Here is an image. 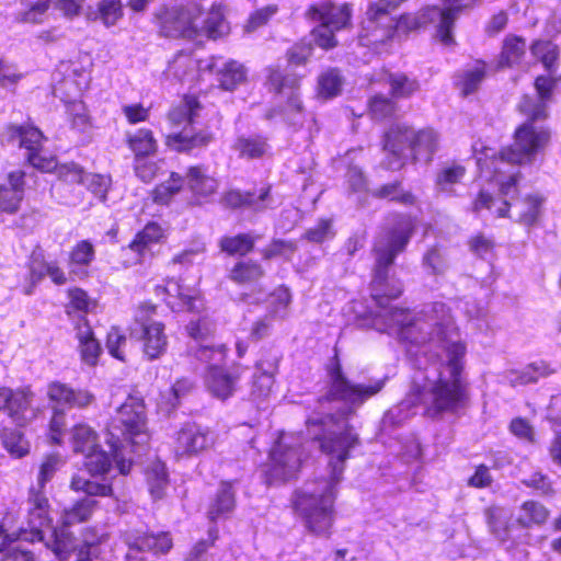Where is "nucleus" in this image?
Here are the masks:
<instances>
[{
  "label": "nucleus",
  "mask_w": 561,
  "mask_h": 561,
  "mask_svg": "<svg viewBox=\"0 0 561 561\" xmlns=\"http://www.w3.org/2000/svg\"><path fill=\"white\" fill-rule=\"evenodd\" d=\"M0 439L12 457L22 458L28 454L30 445L21 432L4 427L0 431Z\"/></svg>",
  "instance_id": "obj_39"
},
{
  "label": "nucleus",
  "mask_w": 561,
  "mask_h": 561,
  "mask_svg": "<svg viewBox=\"0 0 561 561\" xmlns=\"http://www.w3.org/2000/svg\"><path fill=\"white\" fill-rule=\"evenodd\" d=\"M438 148V135L431 128L415 131L413 129V141L411 147L410 160L432 161L433 154Z\"/></svg>",
  "instance_id": "obj_25"
},
{
  "label": "nucleus",
  "mask_w": 561,
  "mask_h": 561,
  "mask_svg": "<svg viewBox=\"0 0 561 561\" xmlns=\"http://www.w3.org/2000/svg\"><path fill=\"white\" fill-rule=\"evenodd\" d=\"M375 195L380 198H389L390 201L398 202L402 205H412L414 196L402 188L400 182H393L380 186Z\"/></svg>",
  "instance_id": "obj_54"
},
{
  "label": "nucleus",
  "mask_w": 561,
  "mask_h": 561,
  "mask_svg": "<svg viewBox=\"0 0 561 561\" xmlns=\"http://www.w3.org/2000/svg\"><path fill=\"white\" fill-rule=\"evenodd\" d=\"M466 175V168L459 163L451 162L443 164L435 175V188L438 193L447 196H456L455 185Z\"/></svg>",
  "instance_id": "obj_27"
},
{
  "label": "nucleus",
  "mask_w": 561,
  "mask_h": 561,
  "mask_svg": "<svg viewBox=\"0 0 561 561\" xmlns=\"http://www.w3.org/2000/svg\"><path fill=\"white\" fill-rule=\"evenodd\" d=\"M137 325L131 332L142 342L144 355L153 360L162 356L168 346V337L164 333V324L149 319L137 318Z\"/></svg>",
  "instance_id": "obj_15"
},
{
  "label": "nucleus",
  "mask_w": 561,
  "mask_h": 561,
  "mask_svg": "<svg viewBox=\"0 0 561 561\" xmlns=\"http://www.w3.org/2000/svg\"><path fill=\"white\" fill-rule=\"evenodd\" d=\"M271 188L262 187L259 193L230 190L222 196V204L229 208L250 207L256 211H262L272 206L270 196Z\"/></svg>",
  "instance_id": "obj_19"
},
{
  "label": "nucleus",
  "mask_w": 561,
  "mask_h": 561,
  "mask_svg": "<svg viewBox=\"0 0 561 561\" xmlns=\"http://www.w3.org/2000/svg\"><path fill=\"white\" fill-rule=\"evenodd\" d=\"M96 438V433L90 426L84 424L73 426L71 434L73 451L84 455L96 448L99 446Z\"/></svg>",
  "instance_id": "obj_40"
},
{
  "label": "nucleus",
  "mask_w": 561,
  "mask_h": 561,
  "mask_svg": "<svg viewBox=\"0 0 561 561\" xmlns=\"http://www.w3.org/2000/svg\"><path fill=\"white\" fill-rule=\"evenodd\" d=\"M448 4L446 9L433 5L423 10L420 16V23H433L436 25V36L445 46L455 43L451 28L455 20L462 8L471 5L476 0H444Z\"/></svg>",
  "instance_id": "obj_10"
},
{
  "label": "nucleus",
  "mask_w": 561,
  "mask_h": 561,
  "mask_svg": "<svg viewBox=\"0 0 561 561\" xmlns=\"http://www.w3.org/2000/svg\"><path fill=\"white\" fill-rule=\"evenodd\" d=\"M266 83L283 100L280 104L265 113L266 119L280 115L284 122L295 129L301 128L305 122V106L300 99V79L293 73H282L278 68H266Z\"/></svg>",
  "instance_id": "obj_4"
},
{
  "label": "nucleus",
  "mask_w": 561,
  "mask_h": 561,
  "mask_svg": "<svg viewBox=\"0 0 561 561\" xmlns=\"http://www.w3.org/2000/svg\"><path fill=\"white\" fill-rule=\"evenodd\" d=\"M188 188L199 196H209L217 190V181L209 176L201 167H191L186 173L185 180Z\"/></svg>",
  "instance_id": "obj_31"
},
{
  "label": "nucleus",
  "mask_w": 561,
  "mask_h": 561,
  "mask_svg": "<svg viewBox=\"0 0 561 561\" xmlns=\"http://www.w3.org/2000/svg\"><path fill=\"white\" fill-rule=\"evenodd\" d=\"M213 139V134L207 130L194 133L192 128H184L178 134L169 135L167 144L176 151L190 152L193 149L208 146Z\"/></svg>",
  "instance_id": "obj_24"
},
{
  "label": "nucleus",
  "mask_w": 561,
  "mask_h": 561,
  "mask_svg": "<svg viewBox=\"0 0 561 561\" xmlns=\"http://www.w3.org/2000/svg\"><path fill=\"white\" fill-rule=\"evenodd\" d=\"M127 144L130 150L135 153L136 161L144 157L153 154L158 147L152 131L145 128H140L134 134H127Z\"/></svg>",
  "instance_id": "obj_32"
},
{
  "label": "nucleus",
  "mask_w": 561,
  "mask_h": 561,
  "mask_svg": "<svg viewBox=\"0 0 561 561\" xmlns=\"http://www.w3.org/2000/svg\"><path fill=\"white\" fill-rule=\"evenodd\" d=\"M47 397L53 407L65 408H85L94 401V396L88 390L72 389L60 381H53L47 387Z\"/></svg>",
  "instance_id": "obj_18"
},
{
  "label": "nucleus",
  "mask_w": 561,
  "mask_h": 561,
  "mask_svg": "<svg viewBox=\"0 0 561 561\" xmlns=\"http://www.w3.org/2000/svg\"><path fill=\"white\" fill-rule=\"evenodd\" d=\"M162 237V228L156 222H149L137 233L129 247L139 254H144L152 243L159 242Z\"/></svg>",
  "instance_id": "obj_43"
},
{
  "label": "nucleus",
  "mask_w": 561,
  "mask_h": 561,
  "mask_svg": "<svg viewBox=\"0 0 561 561\" xmlns=\"http://www.w3.org/2000/svg\"><path fill=\"white\" fill-rule=\"evenodd\" d=\"M193 388L194 383L187 378L176 380V382L170 388L168 394L163 396L169 409H175L179 405L180 400L187 396Z\"/></svg>",
  "instance_id": "obj_61"
},
{
  "label": "nucleus",
  "mask_w": 561,
  "mask_h": 561,
  "mask_svg": "<svg viewBox=\"0 0 561 561\" xmlns=\"http://www.w3.org/2000/svg\"><path fill=\"white\" fill-rule=\"evenodd\" d=\"M146 413L141 400L129 398L116 411L108 425L112 453L116 458L118 451L125 448V444L136 445L145 438Z\"/></svg>",
  "instance_id": "obj_5"
},
{
  "label": "nucleus",
  "mask_w": 561,
  "mask_h": 561,
  "mask_svg": "<svg viewBox=\"0 0 561 561\" xmlns=\"http://www.w3.org/2000/svg\"><path fill=\"white\" fill-rule=\"evenodd\" d=\"M369 113L374 119H386L392 117L398 112L397 103L385 95L377 94L369 100Z\"/></svg>",
  "instance_id": "obj_48"
},
{
  "label": "nucleus",
  "mask_w": 561,
  "mask_h": 561,
  "mask_svg": "<svg viewBox=\"0 0 561 561\" xmlns=\"http://www.w3.org/2000/svg\"><path fill=\"white\" fill-rule=\"evenodd\" d=\"M184 184V179L172 172L170 179L154 188V202L159 204H167L173 195L180 192Z\"/></svg>",
  "instance_id": "obj_52"
},
{
  "label": "nucleus",
  "mask_w": 561,
  "mask_h": 561,
  "mask_svg": "<svg viewBox=\"0 0 561 561\" xmlns=\"http://www.w3.org/2000/svg\"><path fill=\"white\" fill-rule=\"evenodd\" d=\"M45 546L53 551L59 561H69L71 554L79 548L77 538L69 530V527L62 526L55 528Z\"/></svg>",
  "instance_id": "obj_22"
},
{
  "label": "nucleus",
  "mask_w": 561,
  "mask_h": 561,
  "mask_svg": "<svg viewBox=\"0 0 561 561\" xmlns=\"http://www.w3.org/2000/svg\"><path fill=\"white\" fill-rule=\"evenodd\" d=\"M167 304L173 311H195V296L185 291V289L175 280H169L167 284Z\"/></svg>",
  "instance_id": "obj_35"
},
{
  "label": "nucleus",
  "mask_w": 561,
  "mask_h": 561,
  "mask_svg": "<svg viewBox=\"0 0 561 561\" xmlns=\"http://www.w3.org/2000/svg\"><path fill=\"white\" fill-rule=\"evenodd\" d=\"M122 539L130 550L152 552L154 554H164L173 546L169 533L153 534L145 526H128L122 533Z\"/></svg>",
  "instance_id": "obj_14"
},
{
  "label": "nucleus",
  "mask_w": 561,
  "mask_h": 561,
  "mask_svg": "<svg viewBox=\"0 0 561 561\" xmlns=\"http://www.w3.org/2000/svg\"><path fill=\"white\" fill-rule=\"evenodd\" d=\"M267 477L271 482H285L298 472L304 450L300 438L293 434H282L270 454Z\"/></svg>",
  "instance_id": "obj_8"
},
{
  "label": "nucleus",
  "mask_w": 561,
  "mask_h": 561,
  "mask_svg": "<svg viewBox=\"0 0 561 561\" xmlns=\"http://www.w3.org/2000/svg\"><path fill=\"white\" fill-rule=\"evenodd\" d=\"M8 134L10 140L18 142L27 152L38 150L43 139L41 130L30 126L11 125L8 127Z\"/></svg>",
  "instance_id": "obj_33"
},
{
  "label": "nucleus",
  "mask_w": 561,
  "mask_h": 561,
  "mask_svg": "<svg viewBox=\"0 0 561 561\" xmlns=\"http://www.w3.org/2000/svg\"><path fill=\"white\" fill-rule=\"evenodd\" d=\"M342 85L343 79L335 69L328 70L319 77V93L325 99L334 98L340 94Z\"/></svg>",
  "instance_id": "obj_49"
},
{
  "label": "nucleus",
  "mask_w": 561,
  "mask_h": 561,
  "mask_svg": "<svg viewBox=\"0 0 561 561\" xmlns=\"http://www.w3.org/2000/svg\"><path fill=\"white\" fill-rule=\"evenodd\" d=\"M264 275L262 265L255 261L247 260L238 262L230 271L229 277L237 284H245L259 280Z\"/></svg>",
  "instance_id": "obj_38"
},
{
  "label": "nucleus",
  "mask_w": 561,
  "mask_h": 561,
  "mask_svg": "<svg viewBox=\"0 0 561 561\" xmlns=\"http://www.w3.org/2000/svg\"><path fill=\"white\" fill-rule=\"evenodd\" d=\"M194 68V59L187 54L179 53L169 62L164 73L168 78H172L178 81H183L193 72Z\"/></svg>",
  "instance_id": "obj_44"
},
{
  "label": "nucleus",
  "mask_w": 561,
  "mask_h": 561,
  "mask_svg": "<svg viewBox=\"0 0 561 561\" xmlns=\"http://www.w3.org/2000/svg\"><path fill=\"white\" fill-rule=\"evenodd\" d=\"M94 259V248L88 240L80 241L70 253V263L76 265H89Z\"/></svg>",
  "instance_id": "obj_64"
},
{
  "label": "nucleus",
  "mask_w": 561,
  "mask_h": 561,
  "mask_svg": "<svg viewBox=\"0 0 561 561\" xmlns=\"http://www.w3.org/2000/svg\"><path fill=\"white\" fill-rule=\"evenodd\" d=\"M530 51L543 64L550 75L556 72L559 57V50L556 44L550 41H536L530 46Z\"/></svg>",
  "instance_id": "obj_41"
},
{
  "label": "nucleus",
  "mask_w": 561,
  "mask_h": 561,
  "mask_svg": "<svg viewBox=\"0 0 561 561\" xmlns=\"http://www.w3.org/2000/svg\"><path fill=\"white\" fill-rule=\"evenodd\" d=\"M422 264L433 275L443 274L448 268L447 259L437 247H433L424 253Z\"/></svg>",
  "instance_id": "obj_56"
},
{
  "label": "nucleus",
  "mask_w": 561,
  "mask_h": 561,
  "mask_svg": "<svg viewBox=\"0 0 561 561\" xmlns=\"http://www.w3.org/2000/svg\"><path fill=\"white\" fill-rule=\"evenodd\" d=\"M160 33L165 37L198 36V27L192 12L182 7L161 8L157 13Z\"/></svg>",
  "instance_id": "obj_13"
},
{
  "label": "nucleus",
  "mask_w": 561,
  "mask_h": 561,
  "mask_svg": "<svg viewBox=\"0 0 561 561\" xmlns=\"http://www.w3.org/2000/svg\"><path fill=\"white\" fill-rule=\"evenodd\" d=\"M214 435L208 428L186 424L176 436V453L180 455H196L214 444Z\"/></svg>",
  "instance_id": "obj_17"
},
{
  "label": "nucleus",
  "mask_w": 561,
  "mask_h": 561,
  "mask_svg": "<svg viewBox=\"0 0 561 561\" xmlns=\"http://www.w3.org/2000/svg\"><path fill=\"white\" fill-rule=\"evenodd\" d=\"M499 508H488L485 511L486 523L490 531L502 542L508 540V527L500 519Z\"/></svg>",
  "instance_id": "obj_63"
},
{
  "label": "nucleus",
  "mask_w": 561,
  "mask_h": 561,
  "mask_svg": "<svg viewBox=\"0 0 561 561\" xmlns=\"http://www.w3.org/2000/svg\"><path fill=\"white\" fill-rule=\"evenodd\" d=\"M111 183L112 180L110 175L87 173L83 185L101 202H105Z\"/></svg>",
  "instance_id": "obj_57"
},
{
  "label": "nucleus",
  "mask_w": 561,
  "mask_h": 561,
  "mask_svg": "<svg viewBox=\"0 0 561 561\" xmlns=\"http://www.w3.org/2000/svg\"><path fill=\"white\" fill-rule=\"evenodd\" d=\"M34 393L28 387L15 390L0 387V411L18 426H25L35 416L32 408Z\"/></svg>",
  "instance_id": "obj_12"
},
{
  "label": "nucleus",
  "mask_w": 561,
  "mask_h": 561,
  "mask_svg": "<svg viewBox=\"0 0 561 561\" xmlns=\"http://www.w3.org/2000/svg\"><path fill=\"white\" fill-rule=\"evenodd\" d=\"M411 217L398 215L392 226L380 233L373 247L374 267L371 297L376 302L374 325L383 324L399 337L412 344L432 343L442 351L437 378L428 385L426 414L436 419L445 413H457L468 401L467 387L461 376L466 346L458 341L449 309L444 302L426 306L420 317L409 310L390 306V300L402 294V284L390 276L394 260L402 253L413 234Z\"/></svg>",
  "instance_id": "obj_1"
},
{
  "label": "nucleus",
  "mask_w": 561,
  "mask_h": 561,
  "mask_svg": "<svg viewBox=\"0 0 561 561\" xmlns=\"http://www.w3.org/2000/svg\"><path fill=\"white\" fill-rule=\"evenodd\" d=\"M412 141L413 128L405 125H392L385 133L382 148L387 153L388 169L399 170L410 160Z\"/></svg>",
  "instance_id": "obj_11"
},
{
  "label": "nucleus",
  "mask_w": 561,
  "mask_h": 561,
  "mask_svg": "<svg viewBox=\"0 0 561 561\" xmlns=\"http://www.w3.org/2000/svg\"><path fill=\"white\" fill-rule=\"evenodd\" d=\"M282 353L275 347L262 351L259 360L256 362V373L268 375L272 378L278 373Z\"/></svg>",
  "instance_id": "obj_53"
},
{
  "label": "nucleus",
  "mask_w": 561,
  "mask_h": 561,
  "mask_svg": "<svg viewBox=\"0 0 561 561\" xmlns=\"http://www.w3.org/2000/svg\"><path fill=\"white\" fill-rule=\"evenodd\" d=\"M549 517V511L537 501L524 502L516 515L515 523L522 528L543 525Z\"/></svg>",
  "instance_id": "obj_29"
},
{
  "label": "nucleus",
  "mask_w": 561,
  "mask_h": 561,
  "mask_svg": "<svg viewBox=\"0 0 561 561\" xmlns=\"http://www.w3.org/2000/svg\"><path fill=\"white\" fill-rule=\"evenodd\" d=\"M76 330L82 360L90 366H94L102 353L100 342L95 339L94 332L84 317L79 318Z\"/></svg>",
  "instance_id": "obj_21"
},
{
  "label": "nucleus",
  "mask_w": 561,
  "mask_h": 561,
  "mask_svg": "<svg viewBox=\"0 0 561 561\" xmlns=\"http://www.w3.org/2000/svg\"><path fill=\"white\" fill-rule=\"evenodd\" d=\"M328 390L318 403L321 412L310 415L307 431L310 438L318 442L322 453L330 457L331 473L307 482L296 491L293 505L301 517L305 527L316 536L328 537L334 522V501L336 488L342 480L344 463L351 450L359 445L358 435L343 416L324 413L328 404L341 402L345 413H354L367 400L378 394L385 387L387 377L369 378L367 381H352L343 373L340 359L335 354L328 364Z\"/></svg>",
  "instance_id": "obj_2"
},
{
  "label": "nucleus",
  "mask_w": 561,
  "mask_h": 561,
  "mask_svg": "<svg viewBox=\"0 0 561 561\" xmlns=\"http://www.w3.org/2000/svg\"><path fill=\"white\" fill-rule=\"evenodd\" d=\"M26 526L21 527L16 539L26 542L44 540V529L49 527L51 519L48 515V500L43 492L32 488L28 495Z\"/></svg>",
  "instance_id": "obj_9"
},
{
  "label": "nucleus",
  "mask_w": 561,
  "mask_h": 561,
  "mask_svg": "<svg viewBox=\"0 0 561 561\" xmlns=\"http://www.w3.org/2000/svg\"><path fill=\"white\" fill-rule=\"evenodd\" d=\"M217 80L221 89L233 91L247 80V68L237 60L224 62L222 67L217 69Z\"/></svg>",
  "instance_id": "obj_30"
},
{
  "label": "nucleus",
  "mask_w": 561,
  "mask_h": 561,
  "mask_svg": "<svg viewBox=\"0 0 561 561\" xmlns=\"http://www.w3.org/2000/svg\"><path fill=\"white\" fill-rule=\"evenodd\" d=\"M236 506V494L230 482H221L215 496L211 499L207 517L211 522L220 518H227Z\"/></svg>",
  "instance_id": "obj_23"
},
{
  "label": "nucleus",
  "mask_w": 561,
  "mask_h": 561,
  "mask_svg": "<svg viewBox=\"0 0 561 561\" xmlns=\"http://www.w3.org/2000/svg\"><path fill=\"white\" fill-rule=\"evenodd\" d=\"M84 466L92 477L104 476L112 468V456L98 446L84 454Z\"/></svg>",
  "instance_id": "obj_42"
},
{
  "label": "nucleus",
  "mask_w": 561,
  "mask_h": 561,
  "mask_svg": "<svg viewBox=\"0 0 561 561\" xmlns=\"http://www.w3.org/2000/svg\"><path fill=\"white\" fill-rule=\"evenodd\" d=\"M236 149L242 157L256 159L266 153L268 145L261 136L239 137L236 142Z\"/></svg>",
  "instance_id": "obj_45"
},
{
  "label": "nucleus",
  "mask_w": 561,
  "mask_h": 561,
  "mask_svg": "<svg viewBox=\"0 0 561 561\" xmlns=\"http://www.w3.org/2000/svg\"><path fill=\"white\" fill-rule=\"evenodd\" d=\"M237 377L222 367H211L207 370L206 386L209 392L221 400L229 398L236 387Z\"/></svg>",
  "instance_id": "obj_26"
},
{
  "label": "nucleus",
  "mask_w": 561,
  "mask_h": 561,
  "mask_svg": "<svg viewBox=\"0 0 561 561\" xmlns=\"http://www.w3.org/2000/svg\"><path fill=\"white\" fill-rule=\"evenodd\" d=\"M526 41L518 36H507L504 39L499 65L501 67H513L518 65L526 53Z\"/></svg>",
  "instance_id": "obj_37"
},
{
  "label": "nucleus",
  "mask_w": 561,
  "mask_h": 561,
  "mask_svg": "<svg viewBox=\"0 0 561 561\" xmlns=\"http://www.w3.org/2000/svg\"><path fill=\"white\" fill-rule=\"evenodd\" d=\"M23 178L22 172H12L8 176V182L0 185V209L2 211L9 214L18 211L24 195Z\"/></svg>",
  "instance_id": "obj_20"
},
{
  "label": "nucleus",
  "mask_w": 561,
  "mask_h": 561,
  "mask_svg": "<svg viewBox=\"0 0 561 561\" xmlns=\"http://www.w3.org/2000/svg\"><path fill=\"white\" fill-rule=\"evenodd\" d=\"M558 80L553 77L539 76L535 80V88L539 100L530 96H524L519 108L527 115L514 134V144L501 150L499 158L491 161L493 172L501 174L503 164H530L535 161L537 154L545 150L551 137L550 129L539 125L540 121L547 118L546 102L552 96Z\"/></svg>",
  "instance_id": "obj_3"
},
{
  "label": "nucleus",
  "mask_w": 561,
  "mask_h": 561,
  "mask_svg": "<svg viewBox=\"0 0 561 561\" xmlns=\"http://www.w3.org/2000/svg\"><path fill=\"white\" fill-rule=\"evenodd\" d=\"M554 373L546 362L539 360L534 362L522 370H510L506 374V379L512 386H524L528 383H535L540 378H545Z\"/></svg>",
  "instance_id": "obj_28"
},
{
  "label": "nucleus",
  "mask_w": 561,
  "mask_h": 561,
  "mask_svg": "<svg viewBox=\"0 0 561 561\" xmlns=\"http://www.w3.org/2000/svg\"><path fill=\"white\" fill-rule=\"evenodd\" d=\"M312 22H321L335 31L347 27L351 21V9L347 4L335 5L331 1H321L311 4L305 13Z\"/></svg>",
  "instance_id": "obj_16"
},
{
  "label": "nucleus",
  "mask_w": 561,
  "mask_h": 561,
  "mask_svg": "<svg viewBox=\"0 0 561 561\" xmlns=\"http://www.w3.org/2000/svg\"><path fill=\"white\" fill-rule=\"evenodd\" d=\"M560 402L561 399H553L548 414V419L552 423L556 433V437L549 447V455L552 461L559 466H561V414L556 413V405Z\"/></svg>",
  "instance_id": "obj_47"
},
{
  "label": "nucleus",
  "mask_w": 561,
  "mask_h": 561,
  "mask_svg": "<svg viewBox=\"0 0 561 561\" xmlns=\"http://www.w3.org/2000/svg\"><path fill=\"white\" fill-rule=\"evenodd\" d=\"M56 172L61 181L70 184L79 183L83 185L87 175L83 168L73 162L56 165Z\"/></svg>",
  "instance_id": "obj_62"
},
{
  "label": "nucleus",
  "mask_w": 561,
  "mask_h": 561,
  "mask_svg": "<svg viewBox=\"0 0 561 561\" xmlns=\"http://www.w3.org/2000/svg\"><path fill=\"white\" fill-rule=\"evenodd\" d=\"M519 173L508 175L507 180H500V194L502 196V206H499L494 211L497 217H507L510 208L514 210V218L516 221L533 226L540 215V207L543 198L537 195H527L525 198H517V182Z\"/></svg>",
  "instance_id": "obj_6"
},
{
  "label": "nucleus",
  "mask_w": 561,
  "mask_h": 561,
  "mask_svg": "<svg viewBox=\"0 0 561 561\" xmlns=\"http://www.w3.org/2000/svg\"><path fill=\"white\" fill-rule=\"evenodd\" d=\"M70 488L76 492H84L87 496L62 511L60 524L69 528L89 520L98 505V501L92 496H108L112 493L111 484L93 481L81 473L73 474Z\"/></svg>",
  "instance_id": "obj_7"
},
{
  "label": "nucleus",
  "mask_w": 561,
  "mask_h": 561,
  "mask_svg": "<svg viewBox=\"0 0 561 561\" xmlns=\"http://www.w3.org/2000/svg\"><path fill=\"white\" fill-rule=\"evenodd\" d=\"M297 251V244L290 240L274 239L266 248L262 250L264 260H271L277 256L289 259Z\"/></svg>",
  "instance_id": "obj_58"
},
{
  "label": "nucleus",
  "mask_w": 561,
  "mask_h": 561,
  "mask_svg": "<svg viewBox=\"0 0 561 561\" xmlns=\"http://www.w3.org/2000/svg\"><path fill=\"white\" fill-rule=\"evenodd\" d=\"M147 482L151 495L154 499H161L168 485L165 467L161 463H154L147 472Z\"/></svg>",
  "instance_id": "obj_51"
},
{
  "label": "nucleus",
  "mask_w": 561,
  "mask_h": 561,
  "mask_svg": "<svg viewBox=\"0 0 561 561\" xmlns=\"http://www.w3.org/2000/svg\"><path fill=\"white\" fill-rule=\"evenodd\" d=\"M260 237L252 233H239L237 236H225L219 240V248L229 255L244 256L252 252L255 241Z\"/></svg>",
  "instance_id": "obj_34"
},
{
  "label": "nucleus",
  "mask_w": 561,
  "mask_h": 561,
  "mask_svg": "<svg viewBox=\"0 0 561 561\" xmlns=\"http://www.w3.org/2000/svg\"><path fill=\"white\" fill-rule=\"evenodd\" d=\"M195 356L198 360L204 362L208 365V369L211 367H220L219 365L224 362L226 356V347L220 346H201L197 348Z\"/></svg>",
  "instance_id": "obj_60"
},
{
  "label": "nucleus",
  "mask_w": 561,
  "mask_h": 561,
  "mask_svg": "<svg viewBox=\"0 0 561 561\" xmlns=\"http://www.w3.org/2000/svg\"><path fill=\"white\" fill-rule=\"evenodd\" d=\"M208 539H202L195 543V546L187 554L185 561H209V554L207 551L211 546H214L218 538L217 527H210L208 530Z\"/></svg>",
  "instance_id": "obj_59"
},
{
  "label": "nucleus",
  "mask_w": 561,
  "mask_h": 561,
  "mask_svg": "<svg viewBox=\"0 0 561 561\" xmlns=\"http://www.w3.org/2000/svg\"><path fill=\"white\" fill-rule=\"evenodd\" d=\"M391 93L396 98H408L419 90V82L410 79L404 73H394L389 76Z\"/></svg>",
  "instance_id": "obj_55"
},
{
  "label": "nucleus",
  "mask_w": 561,
  "mask_h": 561,
  "mask_svg": "<svg viewBox=\"0 0 561 561\" xmlns=\"http://www.w3.org/2000/svg\"><path fill=\"white\" fill-rule=\"evenodd\" d=\"M228 32V25L224 19V14L219 9H213L203 22L198 34H204L208 38L217 39Z\"/></svg>",
  "instance_id": "obj_46"
},
{
  "label": "nucleus",
  "mask_w": 561,
  "mask_h": 561,
  "mask_svg": "<svg viewBox=\"0 0 561 561\" xmlns=\"http://www.w3.org/2000/svg\"><path fill=\"white\" fill-rule=\"evenodd\" d=\"M485 77V67L483 64L473 68L459 71L455 76V84L463 96H467L479 89V85Z\"/></svg>",
  "instance_id": "obj_36"
},
{
  "label": "nucleus",
  "mask_w": 561,
  "mask_h": 561,
  "mask_svg": "<svg viewBox=\"0 0 561 561\" xmlns=\"http://www.w3.org/2000/svg\"><path fill=\"white\" fill-rule=\"evenodd\" d=\"M123 16L121 0H101L94 19H100L104 25L112 26Z\"/></svg>",
  "instance_id": "obj_50"
}]
</instances>
